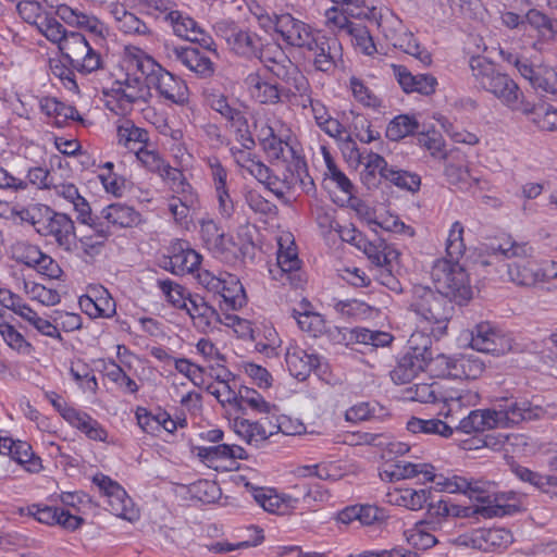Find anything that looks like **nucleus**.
Here are the masks:
<instances>
[{
	"instance_id": "obj_64",
	"label": "nucleus",
	"mask_w": 557,
	"mask_h": 557,
	"mask_svg": "<svg viewBox=\"0 0 557 557\" xmlns=\"http://www.w3.org/2000/svg\"><path fill=\"white\" fill-rule=\"evenodd\" d=\"M208 391L213 395L222 406H230L237 411L239 404V391L236 392L230 382L216 383L210 385Z\"/></svg>"
},
{
	"instance_id": "obj_37",
	"label": "nucleus",
	"mask_w": 557,
	"mask_h": 557,
	"mask_svg": "<svg viewBox=\"0 0 557 557\" xmlns=\"http://www.w3.org/2000/svg\"><path fill=\"white\" fill-rule=\"evenodd\" d=\"M200 237L205 246L213 253L227 250L231 243L224 230L212 219H202L200 222Z\"/></svg>"
},
{
	"instance_id": "obj_35",
	"label": "nucleus",
	"mask_w": 557,
	"mask_h": 557,
	"mask_svg": "<svg viewBox=\"0 0 557 557\" xmlns=\"http://www.w3.org/2000/svg\"><path fill=\"white\" fill-rule=\"evenodd\" d=\"M480 400L478 392L470 389H456L446 387L443 391V397L440 403L444 404L442 413L445 417H455L463 407L475 406Z\"/></svg>"
},
{
	"instance_id": "obj_33",
	"label": "nucleus",
	"mask_w": 557,
	"mask_h": 557,
	"mask_svg": "<svg viewBox=\"0 0 557 557\" xmlns=\"http://www.w3.org/2000/svg\"><path fill=\"white\" fill-rule=\"evenodd\" d=\"M102 218L116 231L138 226L143 215L135 208L126 203L115 202L102 208Z\"/></svg>"
},
{
	"instance_id": "obj_16",
	"label": "nucleus",
	"mask_w": 557,
	"mask_h": 557,
	"mask_svg": "<svg viewBox=\"0 0 557 557\" xmlns=\"http://www.w3.org/2000/svg\"><path fill=\"white\" fill-rule=\"evenodd\" d=\"M216 32L226 41L228 49L240 58L252 60L261 49L263 39L249 28L232 22H221Z\"/></svg>"
},
{
	"instance_id": "obj_53",
	"label": "nucleus",
	"mask_w": 557,
	"mask_h": 557,
	"mask_svg": "<svg viewBox=\"0 0 557 557\" xmlns=\"http://www.w3.org/2000/svg\"><path fill=\"white\" fill-rule=\"evenodd\" d=\"M158 287L161 289L166 301L177 309L186 307V301L189 298L188 293L182 285L172 280H158Z\"/></svg>"
},
{
	"instance_id": "obj_13",
	"label": "nucleus",
	"mask_w": 557,
	"mask_h": 557,
	"mask_svg": "<svg viewBox=\"0 0 557 557\" xmlns=\"http://www.w3.org/2000/svg\"><path fill=\"white\" fill-rule=\"evenodd\" d=\"M209 50L170 42L163 45L165 59L172 65H182L200 78H209L215 72V64L208 55Z\"/></svg>"
},
{
	"instance_id": "obj_44",
	"label": "nucleus",
	"mask_w": 557,
	"mask_h": 557,
	"mask_svg": "<svg viewBox=\"0 0 557 557\" xmlns=\"http://www.w3.org/2000/svg\"><path fill=\"white\" fill-rule=\"evenodd\" d=\"M485 495L488 496L490 502H479L481 505L475 506H461L460 518H471L481 516L483 518L502 517L506 513L505 506L499 504V498L496 494H491L485 488Z\"/></svg>"
},
{
	"instance_id": "obj_43",
	"label": "nucleus",
	"mask_w": 557,
	"mask_h": 557,
	"mask_svg": "<svg viewBox=\"0 0 557 557\" xmlns=\"http://www.w3.org/2000/svg\"><path fill=\"white\" fill-rule=\"evenodd\" d=\"M235 433L250 445L258 446L271 434L261 423L252 422L244 418H235L233 422Z\"/></svg>"
},
{
	"instance_id": "obj_38",
	"label": "nucleus",
	"mask_w": 557,
	"mask_h": 557,
	"mask_svg": "<svg viewBox=\"0 0 557 557\" xmlns=\"http://www.w3.org/2000/svg\"><path fill=\"white\" fill-rule=\"evenodd\" d=\"M429 364L423 358L405 352L391 371V379L396 384H407L412 381Z\"/></svg>"
},
{
	"instance_id": "obj_46",
	"label": "nucleus",
	"mask_w": 557,
	"mask_h": 557,
	"mask_svg": "<svg viewBox=\"0 0 557 557\" xmlns=\"http://www.w3.org/2000/svg\"><path fill=\"white\" fill-rule=\"evenodd\" d=\"M383 180L412 194L417 193L421 186V177L417 173L394 165H389L388 170H385Z\"/></svg>"
},
{
	"instance_id": "obj_42",
	"label": "nucleus",
	"mask_w": 557,
	"mask_h": 557,
	"mask_svg": "<svg viewBox=\"0 0 557 557\" xmlns=\"http://www.w3.org/2000/svg\"><path fill=\"white\" fill-rule=\"evenodd\" d=\"M202 257L191 248H174L170 257V265L174 274H185L196 271Z\"/></svg>"
},
{
	"instance_id": "obj_55",
	"label": "nucleus",
	"mask_w": 557,
	"mask_h": 557,
	"mask_svg": "<svg viewBox=\"0 0 557 557\" xmlns=\"http://www.w3.org/2000/svg\"><path fill=\"white\" fill-rule=\"evenodd\" d=\"M445 174L451 185L466 191L476 186L480 182L479 177L473 176L469 169L459 165L450 164L446 166Z\"/></svg>"
},
{
	"instance_id": "obj_36",
	"label": "nucleus",
	"mask_w": 557,
	"mask_h": 557,
	"mask_svg": "<svg viewBox=\"0 0 557 557\" xmlns=\"http://www.w3.org/2000/svg\"><path fill=\"white\" fill-rule=\"evenodd\" d=\"M136 158L147 170L157 173L165 183L180 176V170L171 166L156 150L138 148Z\"/></svg>"
},
{
	"instance_id": "obj_60",
	"label": "nucleus",
	"mask_w": 557,
	"mask_h": 557,
	"mask_svg": "<svg viewBox=\"0 0 557 557\" xmlns=\"http://www.w3.org/2000/svg\"><path fill=\"white\" fill-rule=\"evenodd\" d=\"M104 370L107 377L126 393L135 394L138 392L137 383L114 360H110Z\"/></svg>"
},
{
	"instance_id": "obj_4",
	"label": "nucleus",
	"mask_w": 557,
	"mask_h": 557,
	"mask_svg": "<svg viewBox=\"0 0 557 557\" xmlns=\"http://www.w3.org/2000/svg\"><path fill=\"white\" fill-rule=\"evenodd\" d=\"M410 309L417 323L429 331L435 339L447 334L448 324L454 315L451 301L428 286L416 285L411 290Z\"/></svg>"
},
{
	"instance_id": "obj_7",
	"label": "nucleus",
	"mask_w": 557,
	"mask_h": 557,
	"mask_svg": "<svg viewBox=\"0 0 557 557\" xmlns=\"http://www.w3.org/2000/svg\"><path fill=\"white\" fill-rule=\"evenodd\" d=\"M245 487L265 511L277 515H285L300 504L311 507L312 502L323 498L318 490L308 485H295L293 494L277 493L274 488L257 487L251 483H246Z\"/></svg>"
},
{
	"instance_id": "obj_25",
	"label": "nucleus",
	"mask_w": 557,
	"mask_h": 557,
	"mask_svg": "<svg viewBox=\"0 0 557 557\" xmlns=\"http://www.w3.org/2000/svg\"><path fill=\"white\" fill-rule=\"evenodd\" d=\"M22 516L27 515L38 522L48 525H60L66 530L74 531L81 527L83 519L69 510L60 509L42 504H32L20 509Z\"/></svg>"
},
{
	"instance_id": "obj_22",
	"label": "nucleus",
	"mask_w": 557,
	"mask_h": 557,
	"mask_svg": "<svg viewBox=\"0 0 557 557\" xmlns=\"http://www.w3.org/2000/svg\"><path fill=\"white\" fill-rule=\"evenodd\" d=\"M435 363L442 369V375L453 379L475 380L485 370L484 362L473 355L460 356L459 358L438 355Z\"/></svg>"
},
{
	"instance_id": "obj_5",
	"label": "nucleus",
	"mask_w": 557,
	"mask_h": 557,
	"mask_svg": "<svg viewBox=\"0 0 557 557\" xmlns=\"http://www.w3.org/2000/svg\"><path fill=\"white\" fill-rule=\"evenodd\" d=\"M281 162L285 163L282 177L274 175L272 170L259 158L246 171L273 193L276 198L285 202H287L286 194L289 191L299 188L302 191L310 193L314 189L313 180L308 173L305 158H294V160Z\"/></svg>"
},
{
	"instance_id": "obj_45",
	"label": "nucleus",
	"mask_w": 557,
	"mask_h": 557,
	"mask_svg": "<svg viewBox=\"0 0 557 557\" xmlns=\"http://www.w3.org/2000/svg\"><path fill=\"white\" fill-rule=\"evenodd\" d=\"M407 430L412 433L440 435L448 438L454 434V429L440 419H420L412 417L407 422Z\"/></svg>"
},
{
	"instance_id": "obj_41",
	"label": "nucleus",
	"mask_w": 557,
	"mask_h": 557,
	"mask_svg": "<svg viewBox=\"0 0 557 557\" xmlns=\"http://www.w3.org/2000/svg\"><path fill=\"white\" fill-rule=\"evenodd\" d=\"M166 184L173 193L171 197L193 210V212L200 209L199 196L194 187L186 181L181 170L180 176H175V180L168 181Z\"/></svg>"
},
{
	"instance_id": "obj_61",
	"label": "nucleus",
	"mask_w": 557,
	"mask_h": 557,
	"mask_svg": "<svg viewBox=\"0 0 557 557\" xmlns=\"http://www.w3.org/2000/svg\"><path fill=\"white\" fill-rule=\"evenodd\" d=\"M532 88L542 95H557V72L539 66L537 76L533 78Z\"/></svg>"
},
{
	"instance_id": "obj_3",
	"label": "nucleus",
	"mask_w": 557,
	"mask_h": 557,
	"mask_svg": "<svg viewBox=\"0 0 557 557\" xmlns=\"http://www.w3.org/2000/svg\"><path fill=\"white\" fill-rule=\"evenodd\" d=\"M37 29L49 41L59 45L63 59L78 73L86 75L102 67L101 54L90 46L83 34L67 33L57 18L49 15L39 22Z\"/></svg>"
},
{
	"instance_id": "obj_8",
	"label": "nucleus",
	"mask_w": 557,
	"mask_h": 557,
	"mask_svg": "<svg viewBox=\"0 0 557 557\" xmlns=\"http://www.w3.org/2000/svg\"><path fill=\"white\" fill-rule=\"evenodd\" d=\"M475 83L493 94L504 106L517 107L519 86L485 57H472L469 62Z\"/></svg>"
},
{
	"instance_id": "obj_26",
	"label": "nucleus",
	"mask_w": 557,
	"mask_h": 557,
	"mask_svg": "<svg viewBox=\"0 0 557 557\" xmlns=\"http://www.w3.org/2000/svg\"><path fill=\"white\" fill-rule=\"evenodd\" d=\"M275 269H271L275 280H280L283 284L286 282L294 287H298L302 280L299 273L300 260L297 255L296 247L293 243L287 247L283 246V238L278 240V250L276 253Z\"/></svg>"
},
{
	"instance_id": "obj_20",
	"label": "nucleus",
	"mask_w": 557,
	"mask_h": 557,
	"mask_svg": "<svg viewBox=\"0 0 557 557\" xmlns=\"http://www.w3.org/2000/svg\"><path fill=\"white\" fill-rule=\"evenodd\" d=\"M304 52L317 71L329 73L336 67L342 57V47L337 38L326 37L318 32Z\"/></svg>"
},
{
	"instance_id": "obj_28",
	"label": "nucleus",
	"mask_w": 557,
	"mask_h": 557,
	"mask_svg": "<svg viewBox=\"0 0 557 557\" xmlns=\"http://www.w3.org/2000/svg\"><path fill=\"white\" fill-rule=\"evenodd\" d=\"M320 356L312 349H305L290 344L286 350L285 361L289 373L298 380H305L311 371L320 366Z\"/></svg>"
},
{
	"instance_id": "obj_15",
	"label": "nucleus",
	"mask_w": 557,
	"mask_h": 557,
	"mask_svg": "<svg viewBox=\"0 0 557 557\" xmlns=\"http://www.w3.org/2000/svg\"><path fill=\"white\" fill-rule=\"evenodd\" d=\"M469 345L476 351L495 356L515 350L511 336L490 322H480L472 327Z\"/></svg>"
},
{
	"instance_id": "obj_30",
	"label": "nucleus",
	"mask_w": 557,
	"mask_h": 557,
	"mask_svg": "<svg viewBox=\"0 0 557 557\" xmlns=\"http://www.w3.org/2000/svg\"><path fill=\"white\" fill-rule=\"evenodd\" d=\"M393 75L406 94L418 92L430 96L435 92L437 79L431 74L413 75L404 65H392Z\"/></svg>"
},
{
	"instance_id": "obj_47",
	"label": "nucleus",
	"mask_w": 557,
	"mask_h": 557,
	"mask_svg": "<svg viewBox=\"0 0 557 557\" xmlns=\"http://www.w3.org/2000/svg\"><path fill=\"white\" fill-rule=\"evenodd\" d=\"M311 113L317 125L329 136L337 138L344 133L343 125L329 113L322 101L312 103Z\"/></svg>"
},
{
	"instance_id": "obj_27",
	"label": "nucleus",
	"mask_w": 557,
	"mask_h": 557,
	"mask_svg": "<svg viewBox=\"0 0 557 557\" xmlns=\"http://www.w3.org/2000/svg\"><path fill=\"white\" fill-rule=\"evenodd\" d=\"M429 482H434L441 491L447 493H462L475 502H490L488 496L485 495V484L480 481H470L456 474L445 476L434 472V479Z\"/></svg>"
},
{
	"instance_id": "obj_21",
	"label": "nucleus",
	"mask_w": 557,
	"mask_h": 557,
	"mask_svg": "<svg viewBox=\"0 0 557 557\" xmlns=\"http://www.w3.org/2000/svg\"><path fill=\"white\" fill-rule=\"evenodd\" d=\"M165 20L170 23L176 36L197 42L202 49L215 50L213 38L189 15L177 10H171L168 12Z\"/></svg>"
},
{
	"instance_id": "obj_19",
	"label": "nucleus",
	"mask_w": 557,
	"mask_h": 557,
	"mask_svg": "<svg viewBox=\"0 0 557 557\" xmlns=\"http://www.w3.org/2000/svg\"><path fill=\"white\" fill-rule=\"evenodd\" d=\"M513 537L509 530L504 528L475 529L460 534L455 544L460 547L488 553L506 548Z\"/></svg>"
},
{
	"instance_id": "obj_11",
	"label": "nucleus",
	"mask_w": 557,
	"mask_h": 557,
	"mask_svg": "<svg viewBox=\"0 0 557 557\" xmlns=\"http://www.w3.org/2000/svg\"><path fill=\"white\" fill-rule=\"evenodd\" d=\"M197 278L208 292L220 297L221 310H238L246 305L245 289L236 275L228 272L215 274L209 270H199Z\"/></svg>"
},
{
	"instance_id": "obj_57",
	"label": "nucleus",
	"mask_w": 557,
	"mask_h": 557,
	"mask_svg": "<svg viewBox=\"0 0 557 557\" xmlns=\"http://www.w3.org/2000/svg\"><path fill=\"white\" fill-rule=\"evenodd\" d=\"M426 517L421 522L429 525L430 530H437L442 527L443 522L449 518V509L447 507V499H438L433 502L432 498L426 503Z\"/></svg>"
},
{
	"instance_id": "obj_63",
	"label": "nucleus",
	"mask_w": 557,
	"mask_h": 557,
	"mask_svg": "<svg viewBox=\"0 0 557 557\" xmlns=\"http://www.w3.org/2000/svg\"><path fill=\"white\" fill-rule=\"evenodd\" d=\"M292 317L296 320L300 330L317 336L322 331L323 320L322 317L311 311L292 310Z\"/></svg>"
},
{
	"instance_id": "obj_9",
	"label": "nucleus",
	"mask_w": 557,
	"mask_h": 557,
	"mask_svg": "<svg viewBox=\"0 0 557 557\" xmlns=\"http://www.w3.org/2000/svg\"><path fill=\"white\" fill-rule=\"evenodd\" d=\"M431 277L436 292L450 301L463 305L472 298L469 275L458 260L437 259L432 267Z\"/></svg>"
},
{
	"instance_id": "obj_56",
	"label": "nucleus",
	"mask_w": 557,
	"mask_h": 557,
	"mask_svg": "<svg viewBox=\"0 0 557 557\" xmlns=\"http://www.w3.org/2000/svg\"><path fill=\"white\" fill-rule=\"evenodd\" d=\"M246 408L260 413H268L270 411V404L255 389L242 387L239 389V404L237 411H245Z\"/></svg>"
},
{
	"instance_id": "obj_23",
	"label": "nucleus",
	"mask_w": 557,
	"mask_h": 557,
	"mask_svg": "<svg viewBox=\"0 0 557 557\" xmlns=\"http://www.w3.org/2000/svg\"><path fill=\"white\" fill-rule=\"evenodd\" d=\"M274 29L288 46L301 50L308 46L318 33V30H314L309 24L295 18L289 13H284L275 17Z\"/></svg>"
},
{
	"instance_id": "obj_54",
	"label": "nucleus",
	"mask_w": 557,
	"mask_h": 557,
	"mask_svg": "<svg viewBox=\"0 0 557 557\" xmlns=\"http://www.w3.org/2000/svg\"><path fill=\"white\" fill-rule=\"evenodd\" d=\"M351 44L366 55H373L376 52V47L373 38L368 28L359 23L350 26L349 33Z\"/></svg>"
},
{
	"instance_id": "obj_50",
	"label": "nucleus",
	"mask_w": 557,
	"mask_h": 557,
	"mask_svg": "<svg viewBox=\"0 0 557 557\" xmlns=\"http://www.w3.org/2000/svg\"><path fill=\"white\" fill-rule=\"evenodd\" d=\"M419 123L413 116L401 114L394 117L386 127V137L397 141L417 132Z\"/></svg>"
},
{
	"instance_id": "obj_48",
	"label": "nucleus",
	"mask_w": 557,
	"mask_h": 557,
	"mask_svg": "<svg viewBox=\"0 0 557 557\" xmlns=\"http://www.w3.org/2000/svg\"><path fill=\"white\" fill-rule=\"evenodd\" d=\"M212 110L220 113L231 124H243L245 113L232 106L226 96L220 92H212L207 98Z\"/></svg>"
},
{
	"instance_id": "obj_51",
	"label": "nucleus",
	"mask_w": 557,
	"mask_h": 557,
	"mask_svg": "<svg viewBox=\"0 0 557 557\" xmlns=\"http://www.w3.org/2000/svg\"><path fill=\"white\" fill-rule=\"evenodd\" d=\"M364 170L361 173V178L368 186L375 185V177L379 174L382 178L385 175V170H388L389 164L379 153L369 151L366 153L363 162Z\"/></svg>"
},
{
	"instance_id": "obj_2",
	"label": "nucleus",
	"mask_w": 557,
	"mask_h": 557,
	"mask_svg": "<svg viewBox=\"0 0 557 557\" xmlns=\"http://www.w3.org/2000/svg\"><path fill=\"white\" fill-rule=\"evenodd\" d=\"M544 411L528 400L505 399L488 409H474L460 419L456 431L471 434L497 428H509L522 421L537 420Z\"/></svg>"
},
{
	"instance_id": "obj_59",
	"label": "nucleus",
	"mask_w": 557,
	"mask_h": 557,
	"mask_svg": "<svg viewBox=\"0 0 557 557\" xmlns=\"http://www.w3.org/2000/svg\"><path fill=\"white\" fill-rule=\"evenodd\" d=\"M11 249L13 259L29 268H34L38 263L42 253L38 246L32 245L27 242H17Z\"/></svg>"
},
{
	"instance_id": "obj_62",
	"label": "nucleus",
	"mask_w": 557,
	"mask_h": 557,
	"mask_svg": "<svg viewBox=\"0 0 557 557\" xmlns=\"http://www.w3.org/2000/svg\"><path fill=\"white\" fill-rule=\"evenodd\" d=\"M349 88L354 98L361 104L369 108L381 107V100L377 98L370 88L363 83L362 79L351 76L349 79Z\"/></svg>"
},
{
	"instance_id": "obj_31",
	"label": "nucleus",
	"mask_w": 557,
	"mask_h": 557,
	"mask_svg": "<svg viewBox=\"0 0 557 557\" xmlns=\"http://www.w3.org/2000/svg\"><path fill=\"white\" fill-rule=\"evenodd\" d=\"M434 470L435 468L430 463H413L399 460L388 465L381 473V476L389 481L419 478L421 482H429L434 479Z\"/></svg>"
},
{
	"instance_id": "obj_1",
	"label": "nucleus",
	"mask_w": 557,
	"mask_h": 557,
	"mask_svg": "<svg viewBox=\"0 0 557 557\" xmlns=\"http://www.w3.org/2000/svg\"><path fill=\"white\" fill-rule=\"evenodd\" d=\"M487 251L494 256L500 255L507 259H517L507 264V274L509 281L518 286L532 287L557 277V262L536 263L531 259L534 249L528 243H518L508 236L491 243L487 246Z\"/></svg>"
},
{
	"instance_id": "obj_29",
	"label": "nucleus",
	"mask_w": 557,
	"mask_h": 557,
	"mask_svg": "<svg viewBox=\"0 0 557 557\" xmlns=\"http://www.w3.org/2000/svg\"><path fill=\"white\" fill-rule=\"evenodd\" d=\"M55 13L60 20L72 27L84 28L101 38H104L108 34L106 24L92 14L74 9L67 4L57 5Z\"/></svg>"
},
{
	"instance_id": "obj_39",
	"label": "nucleus",
	"mask_w": 557,
	"mask_h": 557,
	"mask_svg": "<svg viewBox=\"0 0 557 557\" xmlns=\"http://www.w3.org/2000/svg\"><path fill=\"white\" fill-rule=\"evenodd\" d=\"M431 490L399 488L387 494L388 503L410 510H420L430 500Z\"/></svg>"
},
{
	"instance_id": "obj_49",
	"label": "nucleus",
	"mask_w": 557,
	"mask_h": 557,
	"mask_svg": "<svg viewBox=\"0 0 557 557\" xmlns=\"http://www.w3.org/2000/svg\"><path fill=\"white\" fill-rule=\"evenodd\" d=\"M444 388L441 382L416 384L408 389V398L424 404L440 403Z\"/></svg>"
},
{
	"instance_id": "obj_12",
	"label": "nucleus",
	"mask_w": 557,
	"mask_h": 557,
	"mask_svg": "<svg viewBox=\"0 0 557 557\" xmlns=\"http://www.w3.org/2000/svg\"><path fill=\"white\" fill-rule=\"evenodd\" d=\"M257 136L270 162L305 158L298 149L296 140L292 139L290 129L281 121L261 125Z\"/></svg>"
},
{
	"instance_id": "obj_34",
	"label": "nucleus",
	"mask_w": 557,
	"mask_h": 557,
	"mask_svg": "<svg viewBox=\"0 0 557 557\" xmlns=\"http://www.w3.org/2000/svg\"><path fill=\"white\" fill-rule=\"evenodd\" d=\"M183 310L187 312L194 326L203 332L211 326L213 321H220L216 310L199 295L190 294Z\"/></svg>"
},
{
	"instance_id": "obj_40",
	"label": "nucleus",
	"mask_w": 557,
	"mask_h": 557,
	"mask_svg": "<svg viewBox=\"0 0 557 557\" xmlns=\"http://www.w3.org/2000/svg\"><path fill=\"white\" fill-rule=\"evenodd\" d=\"M117 144L134 151L138 148H145L148 141V133L146 129L137 127L132 121H122L116 128Z\"/></svg>"
},
{
	"instance_id": "obj_32",
	"label": "nucleus",
	"mask_w": 557,
	"mask_h": 557,
	"mask_svg": "<svg viewBox=\"0 0 557 557\" xmlns=\"http://www.w3.org/2000/svg\"><path fill=\"white\" fill-rule=\"evenodd\" d=\"M244 84L250 97L259 103L276 104L281 100L278 86L263 78L259 72L249 73Z\"/></svg>"
},
{
	"instance_id": "obj_18",
	"label": "nucleus",
	"mask_w": 557,
	"mask_h": 557,
	"mask_svg": "<svg viewBox=\"0 0 557 557\" xmlns=\"http://www.w3.org/2000/svg\"><path fill=\"white\" fill-rule=\"evenodd\" d=\"M94 483L106 498L109 510L116 517L127 521L139 518L138 509L126 491L115 481L104 474L94 476Z\"/></svg>"
},
{
	"instance_id": "obj_17",
	"label": "nucleus",
	"mask_w": 557,
	"mask_h": 557,
	"mask_svg": "<svg viewBox=\"0 0 557 557\" xmlns=\"http://www.w3.org/2000/svg\"><path fill=\"white\" fill-rule=\"evenodd\" d=\"M42 222L37 226V233L45 237H52L57 245L65 251H72L76 245L74 221L65 213L52 211L44 206Z\"/></svg>"
},
{
	"instance_id": "obj_10",
	"label": "nucleus",
	"mask_w": 557,
	"mask_h": 557,
	"mask_svg": "<svg viewBox=\"0 0 557 557\" xmlns=\"http://www.w3.org/2000/svg\"><path fill=\"white\" fill-rule=\"evenodd\" d=\"M128 48H125L127 72L123 78L116 79L111 89L113 99L108 101L109 108L121 115L131 112L134 104L146 103L150 97L149 84L146 77L136 69H128Z\"/></svg>"
},
{
	"instance_id": "obj_24",
	"label": "nucleus",
	"mask_w": 557,
	"mask_h": 557,
	"mask_svg": "<svg viewBox=\"0 0 557 557\" xmlns=\"http://www.w3.org/2000/svg\"><path fill=\"white\" fill-rule=\"evenodd\" d=\"M109 13L114 20V25L122 34L131 37L144 38L152 41L154 39L153 29L135 13L128 11L120 2H111L108 5Z\"/></svg>"
},
{
	"instance_id": "obj_14",
	"label": "nucleus",
	"mask_w": 557,
	"mask_h": 557,
	"mask_svg": "<svg viewBox=\"0 0 557 557\" xmlns=\"http://www.w3.org/2000/svg\"><path fill=\"white\" fill-rule=\"evenodd\" d=\"M255 59H258L270 73L282 82L286 83L293 79L298 89H305L306 77L290 61L280 45L264 44L262 41L261 49L257 52Z\"/></svg>"
},
{
	"instance_id": "obj_52",
	"label": "nucleus",
	"mask_w": 557,
	"mask_h": 557,
	"mask_svg": "<svg viewBox=\"0 0 557 557\" xmlns=\"http://www.w3.org/2000/svg\"><path fill=\"white\" fill-rule=\"evenodd\" d=\"M426 331H416L413 332L409 339L407 350L405 352L410 354L412 356L423 358V360L431 362L433 361L432 354V338L431 334H426Z\"/></svg>"
},
{
	"instance_id": "obj_58",
	"label": "nucleus",
	"mask_w": 557,
	"mask_h": 557,
	"mask_svg": "<svg viewBox=\"0 0 557 557\" xmlns=\"http://www.w3.org/2000/svg\"><path fill=\"white\" fill-rule=\"evenodd\" d=\"M463 232V225L459 221L453 223L446 240V252L449 260H458L463 256L466 251Z\"/></svg>"
},
{
	"instance_id": "obj_6",
	"label": "nucleus",
	"mask_w": 557,
	"mask_h": 557,
	"mask_svg": "<svg viewBox=\"0 0 557 557\" xmlns=\"http://www.w3.org/2000/svg\"><path fill=\"white\" fill-rule=\"evenodd\" d=\"M127 51L128 69H136L146 77L149 90L156 89L159 96L173 103L182 104L188 99V89L184 81L166 71L141 49L132 47Z\"/></svg>"
}]
</instances>
